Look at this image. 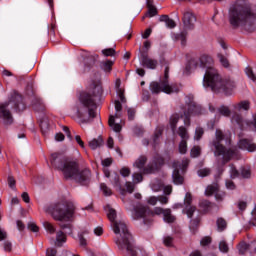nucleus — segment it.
<instances>
[{
	"label": "nucleus",
	"instance_id": "obj_63",
	"mask_svg": "<svg viewBox=\"0 0 256 256\" xmlns=\"http://www.w3.org/2000/svg\"><path fill=\"white\" fill-rule=\"evenodd\" d=\"M226 189H229L230 191H234L235 183L231 180H227L226 181Z\"/></svg>",
	"mask_w": 256,
	"mask_h": 256
},
{
	"label": "nucleus",
	"instance_id": "obj_43",
	"mask_svg": "<svg viewBox=\"0 0 256 256\" xmlns=\"http://www.w3.org/2000/svg\"><path fill=\"white\" fill-rule=\"evenodd\" d=\"M102 55L104 57H115V50L114 48H106L102 50Z\"/></svg>",
	"mask_w": 256,
	"mask_h": 256
},
{
	"label": "nucleus",
	"instance_id": "obj_10",
	"mask_svg": "<svg viewBox=\"0 0 256 256\" xmlns=\"http://www.w3.org/2000/svg\"><path fill=\"white\" fill-rule=\"evenodd\" d=\"M150 91L153 95H159V93H166V95L179 93V86L175 83H169V66L165 67L164 78L160 82L153 81L150 83Z\"/></svg>",
	"mask_w": 256,
	"mask_h": 256
},
{
	"label": "nucleus",
	"instance_id": "obj_40",
	"mask_svg": "<svg viewBox=\"0 0 256 256\" xmlns=\"http://www.w3.org/2000/svg\"><path fill=\"white\" fill-rule=\"evenodd\" d=\"M218 112L220 113V115H223L224 117H230L231 116V110L227 106H221L218 109Z\"/></svg>",
	"mask_w": 256,
	"mask_h": 256
},
{
	"label": "nucleus",
	"instance_id": "obj_12",
	"mask_svg": "<svg viewBox=\"0 0 256 256\" xmlns=\"http://www.w3.org/2000/svg\"><path fill=\"white\" fill-rule=\"evenodd\" d=\"M115 105V115H111L109 117L108 120V125L109 127H111V129H113V131H115V133H121V124L119 123H115V119H121V117H123V105L121 104V102L119 100H115L114 102Z\"/></svg>",
	"mask_w": 256,
	"mask_h": 256
},
{
	"label": "nucleus",
	"instance_id": "obj_47",
	"mask_svg": "<svg viewBox=\"0 0 256 256\" xmlns=\"http://www.w3.org/2000/svg\"><path fill=\"white\" fill-rule=\"evenodd\" d=\"M225 197H227V194L224 191L218 189L215 194L216 201H224Z\"/></svg>",
	"mask_w": 256,
	"mask_h": 256
},
{
	"label": "nucleus",
	"instance_id": "obj_15",
	"mask_svg": "<svg viewBox=\"0 0 256 256\" xmlns=\"http://www.w3.org/2000/svg\"><path fill=\"white\" fill-rule=\"evenodd\" d=\"M183 25L187 31H193L195 29V23H197V17L191 12V10H186L183 12Z\"/></svg>",
	"mask_w": 256,
	"mask_h": 256
},
{
	"label": "nucleus",
	"instance_id": "obj_13",
	"mask_svg": "<svg viewBox=\"0 0 256 256\" xmlns=\"http://www.w3.org/2000/svg\"><path fill=\"white\" fill-rule=\"evenodd\" d=\"M189 166V159H183L181 162H173L174 171L172 173V179L174 185H183V176L179 173V169L185 171Z\"/></svg>",
	"mask_w": 256,
	"mask_h": 256
},
{
	"label": "nucleus",
	"instance_id": "obj_38",
	"mask_svg": "<svg viewBox=\"0 0 256 256\" xmlns=\"http://www.w3.org/2000/svg\"><path fill=\"white\" fill-rule=\"evenodd\" d=\"M217 227H218V231H225V229H227V221H225V219L223 218H218Z\"/></svg>",
	"mask_w": 256,
	"mask_h": 256
},
{
	"label": "nucleus",
	"instance_id": "obj_53",
	"mask_svg": "<svg viewBox=\"0 0 256 256\" xmlns=\"http://www.w3.org/2000/svg\"><path fill=\"white\" fill-rule=\"evenodd\" d=\"M163 243L166 247H173V237L171 236L164 237Z\"/></svg>",
	"mask_w": 256,
	"mask_h": 256
},
{
	"label": "nucleus",
	"instance_id": "obj_16",
	"mask_svg": "<svg viewBox=\"0 0 256 256\" xmlns=\"http://www.w3.org/2000/svg\"><path fill=\"white\" fill-rule=\"evenodd\" d=\"M178 135L182 139L179 143V153L185 155V153H187V141H189V132H187V128L180 126L178 128Z\"/></svg>",
	"mask_w": 256,
	"mask_h": 256
},
{
	"label": "nucleus",
	"instance_id": "obj_31",
	"mask_svg": "<svg viewBox=\"0 0 256 256\" xmlns=\"http://www.w3.org/2000/svg\"><path fill=\"white\" fill-rule=\"evenodd\" d=\"M180 116L179 114H173L170 117V127L173 133H175V129H177V124L179 123Z\"/></svg>",
	"mask_w": 256,
	"mask_h": 256
},
{
	"label": "nucleus",
	"instance_id": "obj_22",
	"mask_svg": "<svg viewBox=\"0 0 256 256\" xmlns=\"http://www.w3.org/2000/svg\"><path fill=\"white\" fill-rule=\"evenodd\" d=\"M99 59L98 55H89L88 57L84 58V67L85 71H91L95 66V62Z\"/></svg>",
	"mask_w": 256,
	"mask_h": 256
},
{
	"label": "nucleus",
	"instance_id": "obj_5",
	"mask_svg": "<svg viewBox=\"0 0 256 256\" xmlns=\"http://www.w3.org/2000/svg\"><path fill=\"white\" fill-rule=\"evenodd\" d=\"M229 23L234 29L241 27L245 31H253L256 25V13L251 8L236 3L235 7L229 11Z\"/></svg>",
	"mask_w": 256,
	"mask_h": 256
},
{
	"label": "nucleus",
	"instance_id": "obj_55",
	"mask_svg": "<svg viewBox=\"0 0 256 256\" xmlns=\"http://www.w3.org/2000/svg\"><path fill=\"white\" fill-rule=\"evenodd\" d=\"M28 229L32 231L33 233H38L39 231V226L35 224V222H30L28 223Z\"/></svg>",
	"mask_w": 256,
	"mask_h": 256
},
{
	"label": "nucleus",
	"instance_id": "obj_25",
	"mask_svg": "<svg viewBox=\"0 0 256 256\" xmlns=\"http://www.w3.org/2000/svg\"><path fill=\"white\" fill-rule=\"evenodd\" d=\"M251 244H247L245 242H240L237 246L238 252L240 255H245L247 251L251 253Z\"/></svg>",
	"mask_w": 256,
	"mask_h": 256
},
{
	"label": "nucleus",
	"instance_id": "obj_61",
	"mask_svg": "<svg viewBox=\"0 0 256 256\" xmlns=\"http://www.w3.org/2000/svg\"><path fill=\"white\" fill-rule=\"evenodd\" d=\"M8 237L7 231L3 228H0V241H5Z\"/></svg>",
	"mask_w": 256,
	"mask_h": 256
},
{
	"label": "nucleus",
	"instance_id": "obj_51",
	"mask_svg": "<svg viewBox=\"0 0 256 256\" xmlns=\"http://www.w3.org/2000/svg\"><path fill=\"white\" fill-rule=\"evenodd\" d=\"M230 177L232 179H235V177H239V171L237 168H235V165L231 164L230 165Z\"/></svg>",
	"mask_w": 256,
	"mask_h": 256
},
{
	"label": "nucleus",
	"instance_id": "obj_42",
	"mask_svg": "<svg viewBox=\"0 0 256 256\" xmlns=\"http://www.w3.org/2000/svg\"><path fill=\"white\" fill-rule=\"evenodd\" d=\"M219 251H221V253H229V244H227L225 240L220 241Z\"/></svg>",
	"mask_w": 256,
	"mask_h": 256
},
{
	"label": "nucleus",
	"instance_id": "obj_3",
	"mask_svg": "<svg viewBox=\"0 0 256 256\" xmlns=\"http://www.w3.org/2000/svg\"><path fill=\"white\" fill-rule=\"evenodd\" d=\"M90 89L91 92L84 91L80 93L79 101L74 107L79 123H91L97 117L95 97L103 93V87H101V84L93 82Z\"/></svg>",
	"mask_w": 256,
	"mask_h": 256
},
{
	"label": "nucleus",
	"instance_id": "obj_29",
	"mask_svg": "<svg viewBox=\"0 0 256 256\" xmlns=\"http://www.w3.org/2000/svg\"><path fill=\"white\" fill-rule=\"evenodd\" d=\"M147 8L148 12L146 14V17H155V15H157V8H155L153 2H151L150 0L147 1Z\"/></svg>",
	"mask_w": 256,
	"mask_h": 256
},
{
	"label": "nucleus",
	"instance_id": "obj_9",
	"mask_svg": "<svg viewBox=\"0 0 256 256\" xmlns=\"http://www.w3.org/2000/svg\"><path fill=\"white\" fill-rule=\"evenodd\" d=\"M147 156L141 155L133 163V167L138 169L142 175H151L156 171H159L163 165H165V160L161 156H156L148 163L147 166Z\"/></svg>",
	"mask_w": 256,
	"mask_h": 256
},
{
	"label": "nucleus",
	"instance_id": "obj_8",
	"mask_svg": "<svg viewBox=\"0 0 256 256\" xmlns=\"http://www.w3.org/2000/svg\"><path fill=\"white\" fill-rule=\"evenodd\" d=\"M55 221H69L75 215V205L71 202H57L45 209Z\"/></svg>",
	"mask_w": 256,
	"mask_h": 256
},
{
	"label": "nucleus",
	"instance_id": "obj_52",
	"mask_svg": "<svg viewBox=\"0 0 256 256\" xmlns=\"http://www.w3.org/2000/svg\"><path fill=\"white\" fill-rule=\"evenodd\" d=\"M211 174V170L209 168H204L198 170L199 177H207Z\"/></svg>",
	"mask_w": 256,
	"mask_h": 256
},
{
	"label": "nucleus",
	"instance_id": "obj_28",
	"mask_svg": "<svg viewBox=\"0 0 256 256\" xmlns=\"http://www.w3.org/2000/svg\"><path fill=\"white\" fill-rule=\"evenodd\" d=\"M251 107V104L249 103V101H242L236 105H234V109L235 111H249Z\"/></svg>",
	"mask_w": 256,
	"mask_h": 256
},
{
	"label": "nucleus",
	"instance_id": "obj_33",
	"mask_svg": "<svg viewBox=\"0 0 256 256\" xmlns=\"http://www.w3.org/2000/svg\"><path fill=\"white\" fill-rule=\"evenodd\" d=\"M110 183L113 185V187H121V181L119 174L114 173L110 176Z\"/></svg>",
	"mask_w": 256,
	"mask_h": 256
},
{
	"label": "nucleus",
	"instance_id": "obj_35",
	"mask_svg": "<svg viewBox=\"0 0 256 256\" xmlns=\"http://www.w3.org/2000/svg\"><path fill=\"white\" fill-rule=\"evenodd\" d=\"M100 189L105 197H110V195H113V191H111V188H109L105 183L100 184Z\"/></svg>",
	"mask_w": 256,
	"mask_h": 256
},
{
	"label": "nucleus",
	"instance_id": "obj_27",
	"mask_svg": "<svg viewBox=\"0 0 256 256\" xmlns=\"http://www.w3.org/2000/svg\"><path fill=\"white\" fill-rule=\"evenodd\" d=\"M100 67L102 71H105V73H111L113 69V61L106 60L100 63Z\"/></svg>",
	"mask_w": 256,
	"mask_h": 256
},
{
	"label": "nucleus",
	"instance_id": "obj_6",
	"mask_svg": "<svg viewBox=\"0 0 256 256\" xmlns=\"http://www.w3.org/2000/svg\"><path fill=\"white\" fill-rule=\"evenodd\" d=\"M223 141H225L226 145H231V137L225 135L220 129H217L215 139L212 141L211 145L215 149L214 157H217L218 163L222 166L227 165L231 159L237 157V150L225 147Z\"/></svg>",
	"mask_w": 256,
	"mask_h": 256
},
{
	"label": "nucleus",
	"instance_id": "obj_49",
	"mask_svg": "<svg viewBox=\"0 0 256 256\" xmlns=\"http://www.w3.org/2000/svg\"><path fill=\"white\" fill-rule=\"evenodd\" d=\"M116 93H117L121 103H127V98H125V90L124 89L116 90Z\"/></svg>",
	"mask_w": 256,
	"mask_h": 256
},
{
	"label": "nucleus",
	"instance_id": "obj_64",
	"mask_svg": "<svg viewBox=\"0 0 256 256\" xmlns=\"http://www.w3.org/2000/svg\"><path fill=\"white\" fill-rule=\"evenodd\" d=\"M256 253V239L250 243V254L255 255Z\"/></svg>",
	"mask_w": 256,
	"mask_h": 256
},
{
	"label": "nucleus",
	"instance_id": "obj_58",
	"mask_svg": "<svg viewBox=\"0 0 256 256\" xmlns=\"http://www.w3.org/2000/svg\"><path fill=\"white\" fill-rule=\"evenodd\" d=\"M165 214V209L161 207H156L154 208L153 212H151V215H164Z\"/></svg>",
	"mask_w": 256,
	"mask_h": 256
},
{
	"label": "nucleus",
	"instance_id": "obj_14",
	"mask_svg": "<svg viewBox=\"0 0 256 256\" xmlns=\"http://www.w3.org/2000/svg\"><path fill=\"white\" fill-rule=\"evenodd\" d=\"M62 231H58L56 234V245L57 247H61L62 243H66L67 235H71L73 230L71 228V224H59ZM64 231V232H63Z\"/></svg>",
	"mask_w": 256,
	"mask_h": 256
},
{
	"label": "nucleus",
	"instance_id": "obj_20",
	"mask_svg": "<svg viewBox=\"0 0 256 256\" xmlns=\"http://www.w3.org/2000/svg\"><path fill=\"white\" fill-rule=\"evenodd\" d=\"M140 59L142 67H145L146 69H157V65H159V61L149 57L147 53L141 52Z\"/></svg>",
	"mask_w": 256,
	"mask_h": 256
},
{
	"label": "nucleus",
	"instance_id": "obj_54",
	"mask_svg": "<svg viewBox=\"0 0 256 256\" xmlns=\"http://www.w3.org/2000/svg\"><path fill=\"white\" fill-rule=\"evenodd\" d=\"M133 181L134 183H141V181H143V174L141 173H134L132 175Z\"/></svg>",
	"mask_w": 256,
	"mask_h": 256
},
{
	"label": "nucleus",
	"instance_id": "obj_44",
	"mask_svg": "<svg viewBox=\"0 0 256 256\" xmlns=\"http://www.w3.org/2000/svg\"><path fill=\"white\" fill-rule=\"evenodd\" d=\"M3 249L6 253H11V251H13V243L9 240H5L3 243Z\"/></svg>",
	"mask_w": 256,
	"mask_h": 256
},
{
	"label": "nucleus",
	"instance_id": "obj_1",
	"mask_svg": "<svg viewBox=\"0 0 256 256\" xmlns=\"http://www.w3.org/2000/svg\"><path fill=\"white\" fill-rule=\"evenodd\" d=\"M205 69L203 85L206 89H211L213 93H224L232 95L235 89V81L231 79H221V76L213 68V58L209 55H202L200 58H192L186 65V71L191 73L194 69Z\"/></svg>",
	"mask_w": 256,
	"mask_h": 256
},
{
	"label": "nucleus",
	"instance_id": "obj_60",
	"mask_svg": "<svg viewBox=\"0 0 256 256\" xmlns=\"http://www.w3.org/2000/svg\"><path fill=\"white\" fill-rule=\"evenodd\" d=\"M210 243H211V237H204L200 241V245H202V247H207V245H210Z\"/></svg>",
	"mask_w": 256,
	"mask_h": 256
},
{
	"label": "nucleus",
	"instance_id": "obj_30",
	"mask_svg": "<svg viewBox=\"0 0 256 256\" xmlns=\"http://www.w3.org/2000/svg\"><path fill=\"white\" fill-rule=\"evenodd\" d=\"M161 135H163V128H157L154 136L152 137L154 147H157V145H159V139H161Z\"/></svg>",
	"mask_w": 256,
	"mask_h": 256
},
{
	"label": "nucleus",
	"instance_id": "obj_37",
	"mask_svg": "<svg viewBox=\"0 0 256 256\" xmlns=\"http://www.w3.org/2000/svg\"><path fill=\"white\" fill-rule=\"evenodd\" d=\"M88 233L89 231L85 230L84 232L78 234L81 247H87V240L85 239L84 235H87Z\"/></svg>",
	"mask_w": 256,
	"mask_h": 256
},
{
	"label": "nucleus",
	"instance_id": "obj_18",
	"mask_svg": "<svg viewBox=\"0 0 256 256\" xmlns=\"http://www.w3.org/2000/svg\"><path fill=\"white\" fill-rule=\"evenodd\" d=\"M150 214L151 212L147 209V207L143 205H138L134 207L132 217L135 220L144 219V224L147 225V215Z\"/></svg>",
	"mask_w": 256,
	"mask_h": 256
},
{
	"label": "nucleus",
	"instance_id": "obj_57",
	"mask_svg": "<svg viewBox=\"0 0 256 256\" xmlns=\"http://www.w3.org/2000/svg\"><path fill=\"white\" fill-rule=\"evenodd\" d=\"M101 165L104 167H111L113 165V159L112 158H105L101 161Z\"/></svg>",
	"mask_w": 256,
	"mask_h": 256
},
{
	"label": "nucleus",
	"instance_id": "obj_17",
	"mask_svg": "<svg viewBox=\"0 0 256 256\" xmlns=\"http://www.w3.org/2000/svg\"><path fill=\"white\" fill-rule=\"evenodd\" d=\"M232 123H236L240 127V129H245L246 127H251L254 125L256 127V114L253 116V122H249L241 116V114L234 113L232 116Z\"/></svg>",
	"mask_w": 256,
	"mask_h": 256
},
{
	"label": "nucleus",
	"instance_id": "obj_26",
	"mask_svg": "<svg viewBox=\"0 0 256 256\" xmlns=\"http://www.w3.org/2000/svg\"><path fill=\"white\" fill-rule=\"evenodd\" d=\"M163 219L165 223H175L177 218L175 217V215H172L171 209L167 208L165 209Z\"/></svg>",
	"mask_w": 256,
	"mask_h": 256
},
{
	"label": "nucleus",
	"instance_id": "obj_36",
	"mask_svg": "<svg viewBox=\"0 0 256 256\" xmlns=\"http://www.w3.org/2000/svg\"><path fill=\"white\" fill-rule=\"evenodd\" d=\"M199 223H201V218L199 217L190 220V229L193 231V233H195L197 227H199Z\"/></svg>",
	"mask_w": 256,
	"mask_h": 256
},
{
	"label": "nucleus",
	"instance_id": "obj_7",
	"mask_svg": "<svg viewBox=\"0 0 256 256\" xmlns=\"http://www.w3.org/2000/svg\"><path fill=\"white\" fill-rule=\"evenodd\" d=\"M11 109L18 112L25 111V103H23V96L14 92L8 102L0 104V121L3 125H13V114Z\"/></svg>",
	"mask_w": 256,
	"mask_h": 256
},
{
	"label": "nucleus",
	"instance_id": "obj_39",
	"mask_svg": "<svg viewBox=\"0 0 256 256\" xmlns=\"http://www.w3.org/2000/svg\"><path fill=\"white\" fill-rule=\"evenodd\" d=\"M201 155V147L199 146H194L191 151H190V157L192 158H197Z\"/></svg>",
	"mask_w": 256,
	"mask_h": 256
},
{
	"label": "nucleus",
	"instance_id": "obj_56",
	"mask_svg": "<svg viewBox=\"0 0 256 256\" xmlns=\"http://www.w3.org/2000/svg\"><path fill=\"white\" fill-rule=\"evenodd\" d=\"M120 175H122V177H129V175H131V169L127 167L121 168Z\"/></svg>",
	"mask_w": 256,
	"mask_h": 256
},
{
	"label": "nucleus",
	"instance_id": "obj_45",
	"mask_svg": "<svg viewBox=\"0 0 256 256\" xmlns=\"http://www.w3.org/2000/svg\"><path fill=\"white\" fill-rule=\"evenodd\" d=\"M176 39L181 41L182 45H185V43H187V31H183L180 34H177Z\"/></svg>",
	"mask_w": 256,
	"mask_h": 256
},
{
	"label": "nucleus",
	"instance_id": "obj_50",
	"mask_svg": "<svg viewBox=\"0 0 256 256\" xmlns=\"http://www.w3.org/2000/svg\"><path fill=\"white\" fill-rule=\"evenodd\" d=\"M136 113H137V110H135V108H128L127 109L128 120L133 121V119H135Z\"/></svg>",
	"mask_w": 256,
	"mask_h": 256
},
{
	"label": "nucleus",
	"instance_id": "obj_41",
	"mask_svg": "<svg viewBox=\"0 0 256 256\" xmlns=\"http://www.w3.org/2000/svg\"><path fill=\"white\" fill-rule=\"evenodd\" d=\"M204 134H205V130H203L202 127H197L195 130L194 139L196 141H201V137H203Z\"/></svg>",
	"mask_w": 256,
	"mask_h": 256
},
{
	"label": "nucleus",
	"instance_id": "obj_21",
	"mask_svg": "<svg viewBox=\"0 0 256 256\" xmlns=\"http://www.w3.org/2000/svg\"><path fill=\"white\" fill-rule=\"evenodd\" d=\"M239 149H242L243 151H249L250 153H253V151H256V145L253 143V141L249 139H242L238 142Z\"/></svg>",
	"mask_w": 256,
	"mask_h": 256
},
{
	"label": "nucleus",
	"instance_id": "obj_4",
	"mask_svg": "<svg viewBox=\"0 0 256 256\" xmlns=\"http://www.w3.org/2000/svg\"><path fill=\"white\" fill-rule=\"evenodd\" d=\"M107 212V217L111 223L112 229L115 235H118L115 239V243L123 255L127 256H137V251H135V246H133V236L127 228V224L123 221H116L117 211L111 208L110 205L104 207Z\"/></svg>",
	"mask_w": 256,
	"mask_h": 256
},
{
	"label": "nucleus",
	"instance_id": "obj_46",
	"mask_svg": "<svg viewBox=\"0 0 256 256\" xmlns=\"http://www.w3.org/2000/svg\"><path fill=\"white\" fill-rule=\"evenodd\" d=\"M43 226L46 229V231H48V233H51V235H53V233H55L56 231L55 226H53V224H51L50 222H44Z\"/></svg>",
	"mask_w": 256,
	"mask_h": 256
},
{
	"label": "nucleus",
	"instance_id": "obj_62",
	"mask_svg": "<svg viewBox=\"0 0 256 256\" xmlns=\"http://www.w3.org/2000/svg\"><path fill=\"white\" fill-rule=\"evenodd\" d=\"M46 256H57V249H55V248H48L46 250Z\"/></svg>",
	"mask_w": 256,
	"mask_h": 256
},
{
	"label": "nucleus",
	"instance_id": "obj_2",
	"mask_svg": "<svg viewBox=\"0 0 256 256\" xmlns=\"http://www.w3.org/2000/svg\"><path fill=\"white\" fill-rule=\"evenodd\" d=\"M50 163L54 169L62 171L65 179L76 181V183L84 186L91 183V170H79V163L77 160L67 158L59 153H53L50 158Z\"/></svg>",
	"mask_w": 256,
	"mask_h": 256
},
{
	"label": "nucleus",
	"instance_id": "obj_59",
	"mask_svg": "<svg viewBox=\"0 0 256 256\" xmlns=\"http://www.w3.org/2000/svg\"><path fill=\"white\" fill-rule=\"evenodd\" d=\"M8 185L10 189H15L16 181L13 176H8Z\"/></svg>",
	"mask_w": 256,
	"mask_h": 256
},
{
	"label": "nucleus",
	"instance_id": "obj_23",
	"mask_svg": "<svg viewBox=\"0 0 256 256\" xmlns=\"http://www.w3.org/2000/svg\"><path fill=\"white\" fill-rule=\"evenodd\" d=\"M31 105L35 111H43L46 108L45 102L39 96L33 97Z\"/></svg>",
	"mask_w": 256,
	"mask_h": 256
},
{
	"label": "nucleus",
	"instance_id": "obj_34",
	"mask_svg": "<svg viewBox=\"0 0 256 256\" xmlns=\"http://www.w3.org/2000/svg\"><path fill=\"white\" fill-rule=\"evenodd\" d=\"M40 128L44 135H47V133H49V122L47 121V119H43L42 121H40Z\"/></svg>",
	"mask_w": 256,
	"mask_h": 256
},
{
	"label": "nucleus",
	"instance_id": "obj_11",
	"mask_svg": "<svg viewBox=\"0 0 256 256\" xmlns=\"http://www.w3.org/2000/svg\"><path fill=\"white\" fill-rule=\"evenodd\" d=\"M183 115H184V125L189 127L191 125V115H202L203 108L201 105L195 103L193 101V97L187 96L186 97V106L182 108Z\"/></svg>",
	"mask_w": 256,
	"mask_h": 256
},
{
	"label": "nucleus",
	"instance_id": "obj_19",
	"mask_svg": "<svg viewBox=\"0 0 256 256\" xmlns=\"http://www.w3.org/2000/svg\"><path fill=\"white\" fill-rule=\"evenodd\" d=\"M191 203H193V197L191 196V193L187 192L184 198V213H186L189 219H191L193 217V213L197 211V207L192 206Z\"/></svg>",
	"mask_w": 256,
	"mask_h": 256
},
{
	"label": "nucleus",
	"instance_id": "obj_32",
	"mask_svg": "<svg viewBox=\"0 0 256 256\" xmlns=\"http://www.w3.org/2000/svg\"><path fill=\"white\" fill-rule=\"evenodd\" d=\"M219 189V184H212L207 186L205 193L208 197H211V195H215L217 190Z\"/></svg>",
	"mask_w": 256,
	"mask_h": 256
},
{
	"label": "nucleus",
	"instance_id": "obj_24",
	"mask_svg": "<svg viewBox=\"0 0 256 256\" xmlns=\"http://www.w3.org/2000/svg\"><path fill=\"white\" fill-rule=\"evenodd\" d=\"M103 145L104 141L101 136H99L98 138H94L89 142V147L90 149H92V151L99 149V147H103Z\"/></svg>",
	"mask_w": 256,
	"mask_h": 256
},
{
	"label": "nucleus",
	"instance_id": "obj_48",
	"mask_svg": "<svg viewBox=\"0 0 256 256\" xmlns=\"http://www.w3.org/2000/svg\"><path fill=\"white\" fill-rule=\"evenodd\" d=\"M218 59L223 67H229V60L223 54H218Z\"/></svg>",
	"mask_w": 256,
	"mask_h": 256
}]
</instances>
